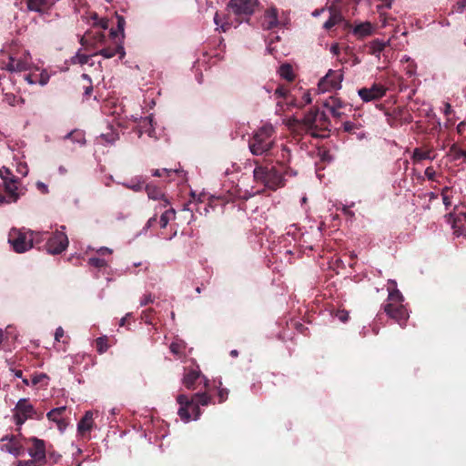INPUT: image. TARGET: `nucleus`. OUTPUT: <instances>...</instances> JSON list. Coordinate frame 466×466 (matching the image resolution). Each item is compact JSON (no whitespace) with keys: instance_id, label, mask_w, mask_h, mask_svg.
<instances>
[{"instance_id":"obj_30","label":"nucleus","mask_w":466,"mask_h":466,"mask_svg":"<svg viewBox=\"0 0 466 466\" xmlns=\"http://www.w3.org/2000/svg\"><path fill=\"white\" fill-rule=\"evenodd\" d=\"M48 376L45 373L35 374L31 377V385H47Z\"/></svg>"},{"instance_id":"obj_11","label":"nucleus","mask_w":466,"mask_h":466,"mask_svg":"<svg viewBox=\"0 0 466 466\" xmlns=\"http://www.w3.org/2000/svg\"><path fill=\"white\" fill-rule=\"evenodd\" d=\"M68 246L67 235H53L46 242V249L50 254H60Z\"/></svg>"},{"instance_id":"obj_23","label":"nucleus","mask_w":466,"mask_h":466,"mask_svg":"<svg viewBox=\"0 0 466 466\" xmlns=\"http://www.w3.org/2000/svg\"><path fill=\"white\" fill-rule=\"evenodd\" d=\"M97 54L101 55L105 58H111L115 56L116 54H119L120 58H123L125 56V51L123 46H117L116 48L106 47L101 49Z\"/></svg>"},{"instance_id":"obj_36","label":"nucleus","mask_w":466,"mask_h":466,"mask_svg":"<svg viewBox=\"0 0 466 466\" xmlns=\"http://www.w3.org/2000/svg\"><path fill=\"white\" fill-rule=\"evenodd\" d=\"M49 78H50V76H49V74L46 70H43L36 76L37 83H39L41 86L46 85L48 83V81H49Z\"/></svg>"},{"instance_id":"obj_2","label":"nucleus","mask_w":466,"mask_h":466,"mask_svg":"<svg viewBox=\"0 0 466 466\" xmlns=\"http://www.w3.org/2000/svg\"><path fill=\"white\" fill-rule=\"evenodd\" d=\"M274 127L270 124L261 127L250 139L248 147L255 156H261L269 151L273 146Z\"/></svg>"},{"instance_id":"obj_28","label":"nucleus","mask_w":466,"mask_h":466,"mask_svg":"<svg viewBox=\"0 0 466 466\" xmlns=\"http://www.w3.org/2000/svg\"><path fill=\"white\" fill-rule=\"evenodd\" d=\"M191 400H193L197 404L207 406L212 402V398L206 392L204 393H196L192 396Z\"/></svg>"},{"instance_id":"obj_29","label":"nucleus","mask_w":466,"mask_h":466,"mask_svg":"<svg viewBox=\"0 0 466 466\" xmlns=\"http://www.w3.org/2000/svg\"><path fill=\"white\" fill-rule=\"evenodd\" d=\"M279 73L282 78L288 81H291L294 78L292 67L288 64L282 65L279 69Z\"/></svg>"},{"instance_id":"obj_6","label":"nucleus","mask_w":466,"mask_h":466,"mask_svg":"<svg viewBox=\"0 0 466 466\" xmlns=\"http://www.w3.org/2000/svg\"><path fill=\"white\" fill-rule=\"evenodd\" d=\"M255 0H230L228 8L238 17L249 16L254 12Z\"/></svg>"},{"instance_id":"obj_18","label":"nucleus","mask_w":466,"mask_h":466,"mask_svg":"<svg viewBox=\"0 0 466 466\" xmlns=\"http://www.w3.org/2000/svg\"><path fill=\"white\" fill-rule=\"evenodd\" d=\"M17 183V179L15 177H12L9 181L4 183L12 202H15L19 198Z\"/></svg>"},{"instance_id":"obj_40","label":"nucleus","mask_w":466,"mask_h":466,"mask_svg":"<svg viewBox=\"0 0 466 466\" xmlns=\"http://www.w3.org/2000/svg\"><path fill=\"white\" fill-rule=\"evenodd\" d=\"M75 63H78L80 65H85L88 63L89 56L83 55V54H77L75 57Z\"/></svg>"},{"instance_id":"obj_34","label":"nucleus","mask_w":466,"mask_h":466,"mask_svg":"<svg viewBox=\"0 0 466 466\" xmlns=\"http://www.w3.org/2000/svg\"><path fill=\"white\" fill-rule=\"evenodd\" d=\"M190 405H189V410L191 413V416L193 415L194 420H198L200 417L201 411L199 409V405L197 404L193 400L190 399Z\"/></svg>"},{"instance_id":"obj_35","label":"nucleus","mask_w":466,"mask_h":466,"mask_svg":"<svg viewBox=\"0 0 466 466\" xmlns=\"http://www.w3.org/2000/svg\"><path fill=\"white\" fill-rule=\"evenodd\" d=\"M169 349L174 355L180 357L182 355L184 347L178 342H172L169 346Z\"/></svg>"},{"instance_id":"obj_4","label":"nucleus","mask_w":466,"mask_h":466,"mask_svg":"<svg viewBox=\"0 0 466 466\" xmlns=\"http://www.w3.org/2000/svg\"><path fill=\"white\" fill-rule=\"evenodd\" d=\"M36 411L28 399H21L15 408V420L17 425H22L28 419H33Z\"/></svg>"},{"instance_id":"obj_43","label":"nucleus","mask_w":466,"mask_h":466,"mask_svg":"<svg viewBox=\"0 0 466 466\" xmlns=\"http://www.w3.org/2000/svg\"><path fill=\"white\" fill-rule=\"evenodd\" d=\"M451 150L454 153V157L456 159H460L461 157H466V151L463 149L457 148L455 147H452Z\"/></svg>"},{"instance_id":"obj_31","label":"nucleus","mask_w":466,"mask_h":466,"mask_svg":"<svg viewBox=\"0 0 466 466\" xmlns=\"http://www.w3.org/2000/svg\"><path fill=\"white\" fill-rule=\"evenodd\" d=\"M96 348L97 352L100 354L106 352L108 349L107 338L106 337H99L96 339Z\"/></svg>"},{"instance_id":"obj_27","label":"nucleus","mask_w":466,"mask_h":466,"mask_svg":"<svg viewBox=\"0 0 466 466\" xmlns=\"http://www.w3.org/2000/svg\"><path fill=\"white\" fill-rule=\"evenodd\" d=\"M175 216H176V211L174 208H170L168 209H167L160 217V220H159V223H160V228H165L167 227V225L168 224V222L171 220V219H174L175 218Z\"/></svg>"},{"instance_id":"obj_24","label":"nucleus","mask_w":466,"mask_h":466,"mask_svg":"<svg viewBox=\"0 0 466 466\" xmlns=\"http://www.w3.org/2000/svg\"><path fill=\"white\" fill-rule=\"evenodd\" d=\"M66 411V406L55 408L47 412L46 417L49 420L56 423L61 418H63V415L65 414Z\"/></svg>"},{"instance_id":"obj_53","label":"nucleus","mask_w":466,"mask_h":466,"mask_svg":"<svg viewBox=\"0 0 466 466\" xmlns=\"http://www.w3.org/2000/svg\"><path fill=\"white\" fill-rule=\"evenodd\" d=\"M425 175L429 179L433 180L434 176H435V171L433 170L432 167H427L425 170Z\"/></svg>"},{"instance_id":"obj_60","label":"nucleus","mask_w":466,"mask_h":466,"mask_svg":"<svg viewBox=\"0 0 466 466\" xmlns=\"http://www.w3.org/2000/svg\"><path fill=\"white\" fill-rule=\"evenodd\" d=\"M330 52L333 54V55H339V46L338 44H334L331 46L330 47Z\"/></svg>"},{"instance_id":"obj_44","label":"nucleus","mask_w":466,"mask_h":466,"mask_svg":"<svg viewBox=\"0 0 466 466\" xmlns=\"http://www.w3.org/2000/svg\"><path fill=\"white\" fill-rule=\"evenodd\" d=\"M289 91L283 86H279L275 90V96L277 98L287 97Z\"/></svg>"},{"instance_id":"obj_38","label":"nucleus","mask_w":466,"mask_h":466,"mask_svg":"<svg viewBox=\"0 0 466 466\" xmlns=\"http://www.w3.org/2000/svg\"><path fill=\"white\" fill-rule=\"evenodd\" d=\"M0 177L4 180V183L9 181V179L14 177L10 170L5 167L0 168Z\"/></svg>"},{"instance_id":"obj_20","label":"nucleus","mask_w":466,"mask_h":466,"mask_svg":"<svg viewBox=\"0 0 466 466\" xmlns=\"http://www.w3.org/2000/svg\"><path fill=\"white\" fill-rule=\"evenodd\" d=\"M329 13H330L329 18L323 25V27L328 30L332 28L334 25H338L339 23H340L342 21L341 14L335 8L330 7Z\"/></svg>"},{"instance_id":"obj_50","label":"nucleus","mask_w":466,"mask_h":466,"mask_svg":"<svg viewBox=\"0 0 466 466\" xmlns=\"http://www.w3.org/2000/svg\"><path fill=\"white\" fill-rule=\"evenodd\" d=\"M56 425L58 427V429L63 431L66 430V428L67 427L68 425V422L67 420L65 419V418H61L57 422H56Z\"/></svg>"},{"instance_id":"obj_33","label":"nucleus","mask_w":466,"mask_h":466,"mask_svg":"<svg viewBox=\"0 0 466 466\" xmlns=\"http://www.w3.org/2000/svg\"><path fill=\"white\" fill-rule=\"evenodd\" d=\"M177 414L179 415L181 420L186 422L189 421L191 419L189 406H180L178 409Z\"/></svg>"},{"instance_id":"obj_48","label":"nucleus","mask_w":466,"mask_h":466,"mask_svg":"<svg viewBox=\"0 0 466 466\" xmlns=\"http://www.w3.org/2000/svg\"><path fill=\"white\" fill-rule=\"evenodd\" d=\"M64 336H65V331H64L63 328L58 327L55 332V339L59 342Z\"/></svg>"},{"instance_id":"obj_19","label":"nucleus","mask_w":466,"mask_h":466,"mask_svg":"<svg viewBox=\"0 0 466 466\" xmlns=\"http://www.w3.org/2000/svg\"><path fill=\"white\" fill-rule=\"evenodd\" d=\"M319 111L311 110L303 118L302 123L306 128L312 130L319 127Z\"/></svg>"},{"instance_id":"obj_51","label":"nucleus","mask_w":466,"mask_h":466,"mask_svg":"<svg viewBox=\"0 0 466 466\" xmlns=\"http://www.w3.org/2000/svg\"><path fill=\"white\" fill-rule=\"evenodd\" d=\"M36 76H37L36 74H30V75L25 76V79L28 84L34 85V84L37 83Z\"/></svg>"},{"instance_id":"obj_5","label":"nucleus","mask_w":466,"mask_h":466,"mask_svg":"<svg viewBox=\"0 0 466 466\" xmlns=\"http://www.w3.org/2000/svg\"><path fill=\"white\" fill-rule=\"evenodd\" d=\"M1 450L14 455L15 457H19L25 452L24 444L18 436L5 435L1 439Z\"/></svg>"},{"instance_id":"obj_63","label":"nucleus","mask_w":466,"mask_h":466,"mask_svg":"<svg viewBox=\"0 0 466 466\" xmlns=\"http://www.w3.org/2000/svg\"><path fill=\"white\" fill-rule=\"evenodd\" d=\"M156 221H157V218L156 217H153V218H149V220L147 223L146 229L147 230L148 228H150L152 224L155 223Z\"/></svg>"},{"instance_id":"obj_16","label":"nucleus","mask_w":466,"mask_h":466,"mask_svg":"<svg viewBox=\"0 0 466 466\" xmlns=\"http://www.w3.org/2000/svg\"><path fill=\"white\" fill-rule=\"evenodd\" d=\"M323 106L329 110L333 116L339 118L342 116L339 109L344 106V103L339 98L330 96L323 103Z\"/></svg>"},{"instance_id":"obj_25","label":"nucleus","mask_w":466,"mask_h":466,"mask_svg":"<svg viewBox=\"0 0 466 466\" xmlns=\"http://www.w3.org/2000/svg\"><path fill=\"white\" fill-rule=\"evenodd\" d=\"M48 0H27V9L29 11L43 13V7L46 5Z\"/></svg>"},{"instance_id":"obj_14","label":"nucleus","mask_w":466,"mask_h":466,"mask_svg":"<svg viewBox=\"0 0 466 466\" xmlns=\"http://www.w3.org/2000/svg\"><path fill=\"white\" fill-rule=\"evenodd\" d=\"M93 415L94 413L91 410H87L79 420L77 424V431L81 436H86V434L92 430L94 426Z\"/></svg>"},{"instance_id":"obj_59","label":"nucleus","mask_w":466,"mask_h":466,"mask_svg":"<svg viewBox=\"0 0 466 466\" xmlns=\"http://www.w3.org/2000/svg\"><path fill=\"white\" fill-rule=\"evenodd\" d=\"M163 172L168 174V173L172 172V170H168V169H163V170L156 169L153 172V176H155V177H161Z\"/></svg>"},{"instance_id":"obj_22","label":"nucleus","mask_w":466,"mask_h":466,"mask_svg":"<svg viewBox=\"0 0 466 466\" xmlns=\"http://www.w3.org/2000/svg\"><path fill=\"white\" fill-rule=\"evenodd\" d=\"M146 191L147 194V197L149 199L152 200H158V199H164V192L157 186L155 185H147L146 186Z\"/></svg>"},{"instance_id":"obj_8","label":"nucleus","mask_w":466,"mask_h":466,"mask_svg":"<svg viewBox=\"0 0 466 466\" xmlns=\"http://www.w3.org/2000/svg\"><path fill=\"white\" fill-rule=\"evenodd\" d=\"M25 444H31L28 448V454L31 458H35L40 461L46 462V442L36 437H31L25 440Z\"/></svg>"},{"instance_id":"obj_1","label":"nucleus","mask_w":466,"mask_h":466,"mask_svg":"<svg viewBox=\"0 0 466 466\" xmlns=\"http://www.w3.org/2000/svg\"><path fill=\"white\" fill-rule=\"evenodd\" d=\"M385 313L400 326L409 319V313L403 305V296L399 289L389 293L387 302L383 306Z\"/></svg>"},{"instance_id":"obj_58","label":"nucleus","mask_w":466,"mask_h":466,"mask_svg":"<svg viewBox=\"0 0 466 466\" xmlns=\"http://www.w3.org/2000/svg\"><path fill=\"white\" fill-rule=\"evenodd\" d=\"M124 25H125V19L122 16H118L117 17V26H118V29L123 31L124 30Z\"/></svg>"},{"instance_id":"obj_15","label":"nucleus","mask_w":466,"mask_h":466,"mask_svg":"<svg viewBox=\"0 0 466 466\" xmlns=\"http://www.w3.org/2000/svg\"><path fill=\"white\" fill-rule=\"evenodd\" d=\"M200 377V371L196 369H185L184 377L182 382L184 386L188 390L195 389L196 380Z\"/></svg>"},{"instance_id":"obj_45","label":"nucleus","mask_w":466,"mask_h":466,"mask_svg":"<svg viewBox=\"0 0 466 466\" xmlns=\"http://www.w3.org/2000/svg\"><path fill=\"white\" fill-rule=\"evenodd\" d=\"M155 297L152 294H146L140 301L141 306H146L154 301Z\"/></svg>"},{"instance_id":"obj_54","label":"nucleus","mask_w":466,"mask_h":466,"mask_svg":"<svg viewBox=\"0 0 466 466\" xmlns=\"http://www.w3.org/2000/svg\"><path fill=\"white\" fill-rule=\"evenodd\" d=\"M339 319H340L342 322H346L349 319V314L346 311H339L337 314Z\"/></svg>"},{"instance_id":"obj_12","label":"nucleus","mask_w":466,"mask_h":466,"mask_svg":"<svg viewBox=\"0 0 466 466\" xmlns=\"http://www.w3.org/2000/svg\"><path fill=\"white\" fill-rule=\"evenodd\" d=\"M29 67L30 60L28 55H25L24 57L20 58L10 56L5 68L10 72H21L29 69Z\"/></svg>"},{"instance_id":"obj_52","label":"nucleus","mask_w":466,"mask_h":466,"mask_svg":"<svg viewBox=\"0 0 466 466\" xmlns=\"http://www.w3.org/2000/svg\"><path fill=\"white\" fill-rule=\"evenodd\" d=\"M36 187L38 188V190H40L43 194H46L48 193V187L47 186L41 182V181H37L36 182Z\"/></svg>"},{"instance_id":"obj_9","label":"nucleus","mask_w":466,"mask_h":466,"mask_svg":"<svg viewBox=\"0 0 466 466\" xmlns=\"http://www.w3.org/2000/svg\"><path fill=\"white\" fill-rule=\"evenodd\" d=\"M386 88L380 84H373L370 87L359 89L358 94L363 102L378 100L385 96Z\"/></svg>"},{"instance_id":"obj_64","label":"nucleus","mask_w":466,"mask_h":466,"mask_svg":"<svg viewBox=\"0 0 466 466\" xmlns=\"http://www.w3.org/2000/svg\"><path fill=\"white\" fill-rule=\"evenodd\" d=\"M303 99H304L306 104H310L311 103V97H310V95L309 93L304 94Z\"/></svg>"},{"instance_id":"obj_37","label":"nucleus","mask_w":466,"mask_h":466,"mask_svg":"<svg viewBox=\"0 0 466 466\" xmlns=\"http://www.w3.org/2000/svg\"><path fill=\"white\" fill-rule=\"evenodd\" d=\"M449 187H445L442 191H441V196H442V202L444 204V206L446 207V208H449L451 205V198L450 197L448 196L447 192L449 191Z\"/></svg>"},{"instance_id":"obj_3","label":"nucleus","mask_w":466,"mask_h":466,"mask_svg":"<svg viewBox=\"0 0 466 466\" xmlns=\"http://www.w3.org/2000/svg\"><path fill=\"white\" fill-rule=\"evenodd\" d=\"M254 178L270 189H277L283 186L281 174L274 167L258 166L253 171Z\"/></svg>"},{"instance_id":"obj_46","label":"nucleus","mask_w":466,"mask_h":466,"mask_svg":"<svg viewBox=\"0 0 466 466\" xmlns=\"http://www.w3.org/2000/svg\"><path fill=\"white\" fill-rule=\"evenodd\" d=\"M219 402H224L228 396V390L227 389H220L218 392Z\"/></svg>"},{"instance_id":"obj_57","label":"nucleus","mask_w":466,"mask_h":466,"mask_svg":"<svg viewBox=\"0 0 466 466\" xmlns=\"http://www.w3.org/2000/svg\"><path fill=\"white\" fill-rule=\"evenodd\" d=\"M97 253H98L99 255L104 256V255H106V254H111V253H112V250H111L110 248H108L102 247V248H100L97 250Z\"/></svg>"},{"instance_id":"obj_55","label":"nucleus","mask_w":466,"mask_h":466,"mask_svg":"<svg viewBox=\"0 0 466 466\" xmlns=\"http://www.w3.org/2000/svg\"><path fill=\"white\" fill-rule=\"evenodd\" d=\"M232 25H233V23H232V22H229L228 20H227V21L223 22V23L220 25V28H221V30H222L223 32H226V31H228V30L230 28V26H231Z\"/></svg>"},{"instance_id":"obj_56","label":"nucleus","mask_w":466,"mask_h":466,"mask_svg":"<svg viewBox=\"0 0 466 466\" xmlns=\"http://www.w3.org/2000/svg\"><path fill=\"white\" fill-rule=\"evenodd\" d=\"M157 201H159L160 208H167L170 204V202H169L168 198L166 197V195H164V199H158Z\"/></svg>"},{"instance_id":"obj_49","label":"nucleus","mask_w":466,"mask_h":466,"mask_svg":"<svg viewBox=\"0 0 466 466\" xmlns=\"http://www.w3.org/2000/svg\"><path fill=\"white\" fill-rule=\"evenodd\" d=\"M343 128L346 132H352L355 130L356 126L352 122L347 121L343 123Z\"/></svg>"},{"instance_id":"obj_10","label":"nucleus","mask_w":466,"mask_h":466,"mask_svg":"<svg viewBox=\"0 0 466 466\" xmlns=\"http://www.w3.org/2000/svg\"><path fill=\"white\" fill-rule=\"evenodd\" d=\"M8 242L16 253H23L33 247V239L27 235H9Z\"/></svg>"},{"instance_id":"obj_39","label":"nucleus","mask_w":466,"mask_h":466,"mask_svg":"<svg viewBox=\"0 0 466 466\" xmlns=\"http://www.w3.org/2000/svg\"><path fill=\"white\" fill-rule=\"evenodd\" d=\"M177 401L180 406H189L191 404L190 400L184 394H179L177 397Z\"/></svg>"},{"instance_id":"obj_17","label":"nucleus","mask_w":466,"mask_h":466,"mask_svg":"<svg viewBox=\"0 0 466 466\" xmlns=\"http://www.w3.org/2000/svg\"><path fill=\"white\" fill-rule=\"evenodd\" d=\"M352 32L358 38H364L372 34L373 26L370 22L360 23L354 26Z\"/></svg>"},{"instance_id":"obj_7","label":"nucleus","mask_w":466,"mask_h":466,"mask_svg":"<svg viewBox=\"0 0 466 466\" xmlns=\"http://www.w3.org/2000/svg\"><path fill=\"white\" fill-rule=\"evenodd\" d=\"M341 80L342 76L340 74L329 70L328 74L319 80L318 89L321 93L327 92L329 89H339L341 86Z\"/></svg>"},{"instance_id":"obj_47","label":"nucleus","mask_w":466,"mask_h":466,"mask_svg":"<svg viewBox=\"0 0 466 466\" xmlns=\"http://www.w3.org/2000/svg\"><path fill=\"white\" fill-rule=\"evenodd\" d=\"M327 122H328V117L325 115V113L319 112V120H318L319 127H326Z\"/></svg>"},{"instance_id":"obj_26","label":"nucleus","mask_w":466,"mask_h":466,"mask_svg":"<svg viewBox=\"0 0 466 466\" xmlns=\"http://www.w3.org/2000/svg\"><path fill=\"white\" fill-rule=\"evenodd\" d=\"M434 157L431 156V150H421L420 148H415L412 154V159L415 162H420L423 159H433Z\"/></svg>"},{"instance_id":"obj_13","label":"nucleus","mask_w":466,"mask_h":466,"mask_svg":"<svg viewBox=\"0 0 466 466\" xmlns=\"http://www.w3.org/2000/svg\"><path fill=\"white\" fill-rule=\"evenodd\" d=\"M279 25L278 10L276 7H269L265 11L261 25L266 30H270Z\"/></svg>"},{"instance_id":"obj_21","label":"nucleus","mask_w":466,"mask_h":466,"mask_svg":"<svg viewBox=\"0 0 466 466\" xmlns=\"http://www.w3.org/2000/svg\"><path fill=\"white\" fill-rule=\"evenodd\" d=\"M389 41L384 42L379 39L371 41L370 44V54L380 57V53L385 49L387 46H389Z\"/></svg>"},{"instance_id":"obj_32","label":"nucleus","mask_w":466,"mask_h":466,"mask_svg":"<svg viewBox=\"0 0 466 466\" xmlns=\"http://www.w3.org/2000/svg\"><path fill=\"white\" fill-rule=\"evenodd\" d=\"M88 264L91 267L96 268H104L107 267V262L104 258H90L88 259Z\"/></svg>"},{"instance_id":"obj_61","label":"nucleus","mask_w":466,"mask_h":466,"mask_svg":"<svg viewBox=\"0 0 466 466\" xmlns=\"http://www.w3.org/2000/svg\"><path fill=\"white\" fill-rule=\"evenodd\" d=\"M127 187L133 189L134 191H140L143 187L141 184H136V185H132V186H127Z\"/></svg>"},{"instance_id":"obj_62","label":"nucleus","mask_w":466,"mask_h":466,"mask_svg":"<svg viewBox=\"0 0 466 466\" xmlns=\"http://www.w3.org/2000/svg\"><path fill=\"white\" fill-rule=\"evenodd\" d=\"M6 100L8 102L9 105L11 106H15V96H6Z\"/></svg>"},{"instance_id":"obj_41","label":"nucleus","mask_w":466,"mask_h":466,"mask_svg":"<svg viewBox=\"0 0 466 466\" xmlns=\"http://www.w3.org/2000/svg\"><path fill=\"white\" fill-rule=\"evenodd\" d=\"M287 127L289 128H295L298 125L300 124V122L294 116L289 117L286 120H284Z\"/></svg>"},{"instance_id":"obj_42","label":"nucleus","mask_w":466,"mask_h":466,"mask_svg":"<svg viewBox=\"0 0 466 466\" xmlns=\"http://www.w3.org/2000/svg\"><path fill=\"white\" fill-rule=\"evenodd\" d=\"M24 464L25 466H42L45 464V462L40 461L39 460L35 458H31L30 460L24 461Z\"/></svg>"}]
</instances>
